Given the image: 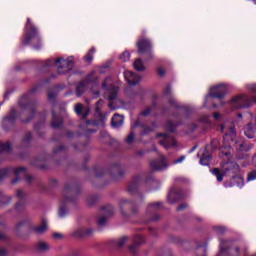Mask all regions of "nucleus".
<instances>
[{"mask_svg":"<svg viewBox=\"0 0 256 256\" xmlns=\"http://www.w3.org/2000/svg\"><path fill=\"white\" fill-rule=\"evenodd\" d=\"M227 143H229V145H236V149H239L240 151H245L243 143L237 144L235 142V128L233 127L230 128L229 133L225 134L224 146L220 149L222 155L229 159V155H231V147L227 146Z\"/></svg>","mask_w":256,"mask_h":256,"instance_id":"obj_3","label":"nucleus"},{"mask_svg":"<svg viewBox=\"0 0 256 256\" xmlns=\"http://www.w3.org/2000/svg\"><path fill=\"white\" fill-rule=\"evenodd\" d=\"M246 89L249 93H256V83L246 84Z\"/></svg>","mask_w":256,"mask_h":256,"instance_id":"obj_23","label":"nucleus"},{"mask_svg":"<svg viewBox=\"0 0 256 256\" xmlns=\"http://www.w3.org/2000/svg\"><path fill=\"white\" fill-rule=\"evenodd\" d=\"M85 89H87V81L81 82L77 88H76V95L78 97H81L83 93L85 92Z\"/></svg>","mask_w":256,"mask_h":256,"instance_id":"obj_17","label":"nucleus"},{"mask_svg":"<svg viewBox=\"0 0 256 256\" xmlns=\"http://www.w3.org/2000/svg\"><path fill=\"white\" fill-rule=\"evenodd\" d=\"M224 129H225V127L222 126V127H221V131H224Z\"/></svg>","mask_w":256,"mask_h":256,"instance_id":"obj_53","label":"nucleus"},{"mask_svg":"<svg viewBox=\"0 0 256 256\" xmlns=\"http://www.w3.org/2000/svg\"><path fill=\"white\" fill-rule=\"evenodd\" d=\"M54 237H55V239H59L61 237V234L56 233V234H54Z\"/></svg>","mask_w":256,"mask_h":256,"instance_id":"obj_46","label":"nucleus"},{"mask_svg":"<svg viewBox=\"0 0 256 256\" xmlns=\"http://www.w3.org/2000/svg\"><path fill=\"white\" fill-rule=\"evenodd\" d=\"M213 118L215 119V121H219V119H221V114L219 112H216L213 114Z\"/></svg>","mask_w":256,"mask_h":256,"instance_id":"obj_34","label":"nucleus"},{"mask_svg":"<svg viewBox=\"0 0 256 256\" xmlns=\"http://www.w3.org/2000/svg\"><path fill=\"white\" fill-rule=\"evenodd\" d=\"M236 253H239V248H236Z\"/></svg>","mask_w":256,"mask_h":256,"instance_id":"obj_55","label":"nucleus"},{"mask_svg":"<svg viewBox=\"0 0 256 256\" xmlns=\"http://www.w3.org/2000/svg\"><path fill=\"white\" fill-rule=\"evenodd\" d=\"M193 151H195V148H193V149L190 151V153H193Z\"/></svg>","mask_w":256,"mask_h":256,"instance_id":"obj_54","label":"nucleus"},{"mask_svg":"<svg viewBox=\"0 0 256 256\" xmlns=\"http://www.w3.org/2000/svg\"><path fill=\"white\" fill-rule=\"evenodd\" d=\"M138 53H147L151 49V41L149 39H141L137 43Z\"/></svg>","mask_w":256,"mask_h":256,"instance_id":"obj_11","label":"nucleus"},{"mask_svg":"<svg viewBox=\"0 0 256 256\" xmlns=\"http://www.w3.org/2000/svg\"><path fill=\"white\" fill-rule=\"evenodd\" d=\"M137 239H142V237L141 236H137Z\"/></svg>","mask_w":256,"mask_h":256,"instance_id":"obj_56","label":"nucleus"},{"mask_svg":"<svg viewBox=\"0 0 256 256\" xmlns=\"http://www.w3.org/2000/svg\"><path fill=\"white\" fill-rule=\"evenodd\" d=\"M130 57H131V54H129L128 51H125V52L122 53V55H120V59H121V61H123L124 63L127 62V61H129Z\"/></svg>","mask_w":256,"mask_h":256,"instance_id":"obj_22","label":"nucleus"},{"mask_svg":"<svg viewBox=\"0 0 256 256\" xmlns=\"http://www.w3.org/2000/svg\"><path fill=\"white\" fill-rule=\"evenodd\" d=\"M16 195L17 197H23V195H25V192H23V190H18Z\"/></svg>","mask_w":256,"mask_h":256,"instance_id":"obj_38","label":"nucleus"},{"mask_svg":"<svg viewBox=\"0 0 256 256\" xmlns=\"http://www.w3.org/2000/svg\"><path fill=\"white\" fill-rule=\"evenodd\" d=\"M135 247H137V244L130 246L129 250L131 251V253H135Z\"/></svg>","mask_w":256,"mask_h":256,"instance_id":"obj_42","label":"nucleus"},{"mask_svg":"<svg viewBox=\"0 0 256 256\" xmlns=\"http://www.w3.org/2000/svg\"><path fill=\"white\" fill-rule=\"evenodd\" d=\"M38 251H49V244L45 242H39L37 244Z\"/></svg>","mask_w":256,"mask_h":256,"instance_id":"obj_21","label":"nucleus"},{"mask_svg":"<svg viewBox=\"0 0 256 256\" xmlns=\"http://www.w3.org/2000/svg\"><path fill=\"white\" fill-rule=\"evenodd\" d=\"M124 77L128 83V85L135 86L139 81H141V76L135 75L133 72L126 70L124 72Z\"/></svg>","mask_w":256,"mask_h":256,"instance_id":"obj_10","label":"nucleus"},{"mask_svg":"<svg viewBox=\"0 0 256 256\" xmlns=\"http://www.w3.org/2000/svg\"><path fill=\"white\" fill-rule=\"evenodd\" d=\"M0 239H5V235L0 234Z\"/></svg>","mask_w":256,"mask_h":256,"instance_id":"obj_51","label":"nucleus"},{"mask_svg":"<svg viewBox=\"0 0 256 256\" xmlns=\"http://www.w3.org/2000/svg\"><path fill=\"white\" fill-rule=\"evenodd\" d=\"M238 117H241V114H239Z\"/></svg>","mask_w":256,"mask_h":256,"instance_id":"obj_58","label":"nucleus"},{"mask_svg":"<svg viewBox=\"0 0 256 256\" xmlns=\"http://www.w3.org/2000/svg\"><path fill=\"white\" fill-rule=\"evenodd\" d=\"M52 127H59V124H56L55 122H52Z\"/></svg>","mask_w":256,"mask_h":256,"instance_id":"obj_48","label":"nucleus"},{"mask_svg":"<svg viewBox=\"0 0 256 256\" xmlns=\"http://www.w3.org/2000/svg\"><path fill=\"white\" fill-rule=\"evenodd\" d=\"M102 104H103V101H101V100L96 103V105H97L96 111H99V105H102Z\"/></svg>","mask_w":256,"mask_h":256,"instance_id":"obj_43","label":"nucleus"},{"mask_svg":"<svg viewBox=\"0 0 256 256\" xmlns=\"http://www.w3.org/2000/svg\"><path fill=\"white\" fill-rule=\"evenodd\" d=\"M168 93H171V88H167V90L165 91V95H168Z\"/></svg>","mask_w":256,"mask_h":256,"instance_id":"obj_47","label":"nucleus"},{"mask_svg":"<svg viewBox=\"0 0 256 256\" xmlns=\"http://www.w3.org/2000/svg\"><path fill=\"white\" fill-rule=\"evenodd\" d=\"M49 229V225L46 219L42 220V223L40 226L35 227L34 231H36V233L41 234V233H45V231H47Z\"/></svg>","mask_w":256,"mask_h":256,"instance_id":"obj_16","label":"nucleus"},{"mask_svg":"<svg viewBox=\"0 0 256 256\" xmlns=\"http://www.w3.org/2000/svg\"><path fill=\"white\" fill-rule=\"evenodd\" d=\"M93 55H95V48H92L91 50H89V52L84 57V61L86 63H91V61H93Z\"/></svg>","mask_w":256,"mask_h":256,"instance_id":"obj_20","label":"nucleus"},{"mask_svg":"<svg viewBox=\"0 0 256 256\" xmlns=\"http://www.w3.org/2000/svg\"><path fill=\"white\" fill-rule=\"evenodd\" d=\"M216 231H217V233H223V231H225V228H223V227H216Z\"/></svg>","mask_w":256,"mask_h":256,"instance_id":"obj_41","label":"nucleus"},{"mask_svg":"<svg viewBox=\"0 0 256 256\" xmlns=\"http://www.w3.org/2000/svg\"><path fill=\"white\" fill-rule=\"evenodd\" d=\"M211 161V155H209V152L207 149L202 150V157L200 158V165H203L204 167H207Z\"/></svg>","mask_w":256,"mask_h":256,"instance_id":"obj_14","label":"nucleus"},{"mask_svg":"<svg viewBox=\"0 0 256 256\" xmlns=\"http://www.w3.org/2000/svg\"><path fill=\"white\" fill-rule=\"evenodd\" d=\"M256 2V0H254Z\"/></svg>","mask_w":256,"mask_h":256,"instance_id":"obj_59","label":"nucleus"},{"mask_svg":"<svg viewBox=\"0 0 256 256\" xmlns=\"http://www.w3.org/2000/svg\"><path fill=\"white\" fill-rule=\"evenodd\" d=\"M93 231L92 230H87V231H85V230H83V229H78V230H75L74 232H73V236L74 237H85V235H89V234H91Z\"/></svg>","mask_w":256,"mask_h":256,"instance_id":"obj_18","label":"nucleus"},{"mask_svg":"<svg viewBox=\"0 0 256 256\" xmlns=\"http://www.w3.org/2000/svg\"><path fill=\"white\" fill-rule=\"evenodd\" d=\"M157 137H160L159 144L165 147L166 149H169V147H177V141L173 139V137H170L166 133H160L157 135Z\"/></svg>","mask_w":256,"mask_h":256,"instance_id":"obj_8","label":"nucleus"},{"mask_svg":"<svg viewBox=\"0 0 256 256\" xmlns=\"http://www.w3.org/2000/svg\"><path fill=\"white\" fill-rule=\"evenodd\" d=\"M49 99H53V96L51 94L48 95Z\"/></svg>","mask_w":256,"mask_h":256,"instance_id":"obj_52","label":"nucleus"},{"mask_svg":"<svg viewBox=\"0 0 256 256\" xmlns=\"http://www.w3.org/2000/svg\"><path fill=\"white\" fill-rule=\"evenodd\" d=\"M245 184L243 182V177L241 176H233L231 183H226L225 187H243Z\"/></svg>","mask_w":256,"mask_h":256,"instance_id":"obj_12","label":"nucleus"},{"mask_svg":"<svg viewBox=\"0 0 256 256\" xmlns=\"http://www.w3.org/2000/svg\"><path fill=\"white\" fill-rule=\"evenodd\" d=\"M25 30L26 33L23 39L24 45H29V43H37V41H39V32L29 18L27 19Z\"/></svg>","mask_w":256,"mask_h":256,"instance_id":"obj_5","label":"nucleus"},{"mask_svg":"<svg viewBox=\"0 0 256 256\" xmlns=\"http://www.w3.org/2000/svg\"><path fill=\"white\" fill-rule=\"evenodd\" d=\"M174 195H175V194H173V193H171V194L168 195V201H169V203H174V202H175V200L171 199Z\"/></svg>","mask_w":256,"mask_h":256,"instance_id":"obj_39","label":"nucleus"},{"mask_svg":"<svg viewBox=\"0 0 256 256\" xmlns=\"http://www.w3.org/2000/svg\"><path fill=\"white\" fill-rule=\"evenodd\" d=\"M55 63L58 69H64L63 71H60V73H67V71H71L73 69L75 60L73 59V56H69L67 58H58Z\"/></svg>","mask_w":256,"mask_h":256,"instance_id":"obj_7","label":"nucleus"},{"mask_svg":"<svg viewBox=\"0 0 256 256\" xmlns=\"http://www.w3.org/2000/svg\"><path fill=\"white\" fill-rule=\"evenodd\" d=\"M151 113V108H147L146 110L142 111L141 115L142 117H147Z\"/></svg>","mask_w":256,"mask_h":256,"instance_id":"obj_33","label":"nucleus"},{"mask_svg":"<svg viewBox=\"0 0 256 256\" xmlns=\"http://www.w3.org/2000/svg\"><path fill=\"white\" fill-rule=\"evenodd\" d=\"M94 97H99V92H95Z\"/></svg>","mask_w":256,"mask_h":256,"instance_id":"obj_50","label":"nucleus"},{"mask_svg":"<svg viewBox=\"0 0 256 256\" xmlns=\"http://www.w3.org/2000/svg\"><path fill=\"white\" fill-rule=\"evenodd\" d=\"M12 183H17V181H16V180H14V181H12Z\"/></svg>","mask_w":256,"mask_h":256,"instance_id":"obj_57","label":"nucleus"},{"mask_svg":"<svg viewBox=\"0 0 256 256\" xmlns=\"http://www.w3.org/2000/svg\"><path fill=\"white\" fill-rule=\"evenodd\" d=\"M167 131H170V133H173L175 131V124L173 122H168L166 125Z\"/></svg>","mask_w":256,"mask_h":256,"instance_id":"obj_25","label":"nucleus"},{"mask_svg":"<svg viewBox=\"0 0 256 256\" xmlns=\"http://www.w3.org/2000/svg\"><path fill=\"white\" fill-rule=\"evenodd\" d=\"M102 89L104 91V97L108 99V101L117 99V92L119 91V88L113 84V80L111 78H107L103 82Z\"/></svg>","mask_w":256,"mask_h":256,"instance_id":"obj_6","label":"nucleus"},{"mask_svg":"<svg viewBox=\"0 0 256 256\" xmlns=\"http://www.w3.org/2000/svg\"><path fill=\"white\" fill-rule=\"evenodd\" d=\"M127 237H122L119 241H118V247H123L125 245V243H127Z\"/></svg>","mask_w":256,"mask_h":256,"instance_id":"obj_31","label":"nucleus"},{"mask_svg":"<svg viewBox=\"0 0 256 256\" xmlns=\"http://www.w3.org/2000/svg\"><path fill=\"white\" fill-rule=\"evenodd\" d=\"M125 203H129V201L126 200V199H123V200H121V202H120L121 205H125Z\"/></svg>","mask_w":256,"mask_h":256,"instance_id":"obj_45","label":"nucleus"},{"mask_svg":"<svg viewBox=\"0 0 256 256\" xmlns=\"http://www.w3.org/2000/svg\"><path fill=\"white\" fill-rule=\"evenodd\" d=\"M133 139H135V135L130 134V135L127 137V143H132V142H133Z\"/></svg>","mask_w":256,"mask_h":256,"instance_id":"obj_36","label":"nucleus"},{"mask_svg":"<svg viewBox=\"0 0 256 256\" xmlns=\"http://www.w3.org/2000/svg\"><path fill=\"white\" fill-rule=\"evenodd\" d=\"M106 223H107V217L102 216V217H100V218L98 219V224H99V225L103 226V225H105Z\"/></svg>","mask_w":256,"mask_h":256,"instance_id":"obj_30","label":"nucleus"},{"mask_svg":"<svg viewBox=\"0 0 256 256\" xmlns=\"http://www.w3.org/2000/svg\"><path fill=\"white\" fill-rule=\"evenodd\" d=\"M183 209H187V204H182L177 208L178 211H183Z\"/></svg>","mask_w":256,"mask_h":256,"instance_id":"obj_37","label":"nucleus"},{"mask_svg":"<svg viewBox=\"0 0 256 256\" xmlns=\"http://www.w3.org/2000/svg\"><path fill=\"white\" fill-rule=\"evenodd\" d=\"M83 111V105L81 104H77L75 106V113H77V115H81V112Z\"/></svg>","mask_w":256,"mask_h":256,"instance_id":"obj_27","label":"nucleus"},{"mask_svg":"<svg viewBox=\"0 0 256 256\" xmlns=\"http://www.w3.org/2000/svg\"><path fill=\"white\" fill-rule=\"evenodd\" d=\"M255 179H256V172L255 171L248 174L247 181H255Z\"/></svg>","mask_w":256,"mask_h":256,"instance_id":"obj_29","label":"nucleus"},{"mask_svg":"<svg viewBox=\"0 0 256 256\" xmlns=\"http://www.w3.org/2000/svg\"><path fill=\"white\" fill-rule=\"evenodd\" d=\"M256 103V97L250 99L246 94H239L232 98L230 105L234 107V109H247Z\"/></svg>","mask_w":256,"mask_h":256,"instance_id":"obj_4","label":"nucleus"},{"mask_svg":"<svg viewBox=\"0 0 256 256\" xmlns=\"http://www.w3.org/2000/svg\"><path fill=\"white\" fill-rule=\"evenodd\" d=\"M134 69H136V71H145V66L143 65V61H141V59L135 60Z\"/></svg>","mask_w":256,"mask_h":256,"instance_id":"obj_19","label":"nucleus"},{"mask_svg":"<svg viewBox=\"0 0 256 256\" xmlns=\"http://www.w3.org/2000/svg\"><path fill=\"white\" fill-rule=\"evenodd\" d=\"M150 207H152V209H156V207H159V203H153Z\"/></svg>","mask_w":256,"mask_h":256,"instance_id":"obj_44","label":"nucleus"},{"mask_svg":"<svg viewBox=\"0 0 256 256\" xmlns=\"http://www.w3.org/2000/svg\"><path fill=\"white\" fill-rule=\"evenodd\" d=\"M88 115H89V112H86V113L83 115V119H85Z\"/></svg>","mask_w":256,"mask_h":256,"instance_id":"obj_49","label":"nucleus"},{"mask_svg":"<svg viewBox=\"0 0 256 256\" xmlns=\"http://www.w3.org/2000/svg\"><path fill=\"white\" fill-rule=\"evenodd\" d=\"M58 215L59 217H63L64 215H67V207L60 206Z\"/></svg>","mask_w":256,"mask_h":256,"instance_id":"obj_24","label":"nucleus"},{"mask_svg":"<svg viewBox=\"0 0 256 256\" xmlns=\"http://www.w3.org/2000/svg\"><path fill=\"white\" fill-rule=\"evenodd\" d=\"M201 123H209V116H203L200 118Z\"/></svg>","mask_w":256,"mask_h":256,"instance_id":"obj_35","label":"nucleus"},{"mask_svg":"<svg viewBox=\"0 0 256 256\" xmlns=\"http://www.w3.org/2000/svg\"><path fill=\"white\" fill-rule=\"evenodd\" d=\"M240 171L239 164L237 162H233L228 160L222 163V172L219 168H215L212 170V173L217 178V181H223V175H237Z\"/></svg>","mask_w":256,"mask_h":256,"instance_id":"obj_2","label":"nucleus"},{"mask_svg":"<svg viewBox=\"0 0 256 256\" xmlns=\"http://www.w3.org/2000/svg\"><path fill=\"white\" fill-rule=\"evenodd\" d=\"M150 166L152 171H163V169H167V158L160 156L158 160L152 161Z\"/></svg>","mask_w":256,"mask_h":256,"instance_id":"obj_9","label":"nucleus"},{"mask_svg":"<svg viewBox=\"0 0 256 256\" xmlns=\"http://www.w3.org/2000/svg\"><path fill=\"white\" fill-rule=\"evenodd\" d=\"M244 134L246 137H248V139H253V137L256 135V126L252 123L248 124L244 128Z\"/></svg>","mask_w":256,"mask_h":256,"instance_id":"obj_13","label":"nucleus"},{"mask_svg":"<svg viewBox=\"0 0 256 256\" xmlns=\"http://www.w3.org/2000/svg\"><path fill=\"white\" fill-rule=\"evenodd\" d=\"M123 116L119 114H115L112 118V127L115 129H118V127H121L123 125Z\"/></svg>","mask_w":256,"mask_h":256,"instance_id":"obj_15","label":"nucleus"},{"mask_svg":"<svg viewBox=\"0 0 256 256\" xmlns=\"http://www.w3.org/2000/svg\"><path fill=\"white\" fill-rule=\"evenodd\" d=\"M224 95H227V84H218L214 85L210 88L209 95L204 99V107H208L211 109L212 107L217 108V104L215 103V99H223Z\"/></svg>","mask_w":256,"mask_h":256,"instance_id":"obj_1","label":"nucleus"},{"mask_svg":"<svg viewBox=\"0 0 256 256\" xmlns=\"http://www.w3.org/2000/svg\"><path fill=\"white\" fill-rule=\"evenodd\" d=\"M9 149H11V146L9 145V143L0 144V151H9Z\"/></svg>","mask_w":256,"mask_h":256,"instance_id":"obj_26","label":"nucleus"},{"mask_svg":"<svg viewBox=\"0 0 256 256\" xmlns=\"http://www.w3.org/2000/svg\"><path fill=\"white\" fill-rule=\"evenodd\" d=\"M185 160V156H181L172 162V165H179V163H183Z\"/></svg>","mask_w":256,"mask_h":256,"instance_id":"obj_28","label":"nucleus"},{"mask_svg":"<svg viewBox=\"0 0 256 256\" xmlns=\"http://www.w3.org/2000/svg\"><path fill=\"white\" fill-rule=\"evenodd\" d=\"M21 173H25L24 167H20L15 170V175H21Z\"/></svg>","mask_w":256,"mask_h":256,"instance_id":"obj_32","label":"nucleus"},{"mask_svg":"<svg viewBox=\"0 0 256 256\" xmlns=\"http://www.w3.org/2000/svg\"><path fill=\"white\" fill-rule=\"evenodd\" d=\"M158 74H159L160 76L165 75V70H164L163 68H158Z\"/></svg>","mask_w":256,"mask_h":256,"instance_id":"obj_40","label":"nucleus"}]
</instances>
